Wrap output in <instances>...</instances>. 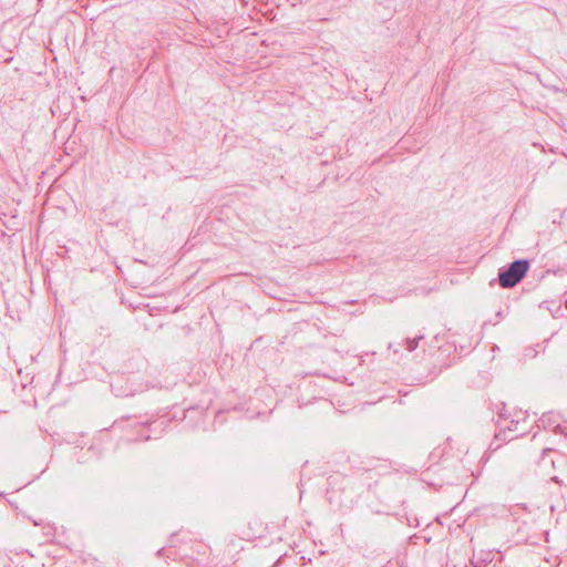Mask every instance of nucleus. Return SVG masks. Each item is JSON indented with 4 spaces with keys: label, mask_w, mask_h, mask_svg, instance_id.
Segmentation results:
<instances>
[{
    "label": "nucleus",
    "mask_w": 567,
    "mask_h": 567,
    "mask_svg": "<svg viewBox=\"0 0 567 567\" xmlns=\"http://www.w3.org/2000/svg\"><path fill=\"white\" fill-rule=\"evenodd\" d=\"M423 338H424L423 336H417L415 338H408L405 340V349L410 352L414 351L419 346V341L422 340Z\"/></svg>",
    "instance_id": "nucleus-2"
},
{
    "label": "nucleus",
    "mask_w": 567,
    "mask_h": 567,
    "mask_svg": "<svg viewBox=\"0 0 567 567\" xmlns=\"http://www.w3.org/2000/svg\"><path fill=\"white\" fill-rule=\"evenodd\" d=\"M389 349H393L394 353L399 352V348H394L392 343L389 344Z\"/></svg>",
    "instance_id": "nucleus-4"
},
{
    "label": "nucleus",
    "mask_w": 567,
    "mask_h": 567,
    "mask_svg": "<svg viewBox=\"0 0 567 567\" xmlns=\"http://www.w3.org/2000/svg\"><path fill=\"white\" fill-rule=\"evenodd\" d=\"M529 269V261L519 259L512 262L506 270H501L498 274L499 285L503 288H512L516 286L526 275Z\"/></svg>",
    "instance_id": "nucleus-1"
},
{
    "label": "nucleus",
    "mask_w": 567,
    "mask_h": 567,
    "mask_svg": "<svg viewBox=\"0 0 567 567\" xmlns=\"http://www.w3.org/2000/svg\"><path fill=\"white\" fill-rule=\"evenodd\" d=\"M248 538H256L257 536L256 535H247Z\"/></svg>",
    "instance_id": "nucleus-5"
},
{
    "label": "nucleus",
    "mask_w": 567,
    "mask_h": 567,
    "mask_svg": "<svg viewBox=\"0 0 567 567\" xmlns=\"http://www.w3.org/2000/svg\"><path fill=\"white\" fill-rule=\"evenodd\" d=\"M206 551H207V549H206L205 545H199V548H197V554H199V555H205Z\"/></svg>",
    "instance_id": "nucleus-3"
}]
</instances>
